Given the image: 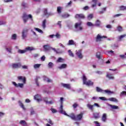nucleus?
<instances>
[{
  "label": "nucleus",
  "instance_id": "obj_6",
  "mask_svg": "<svg viewBox=\"0 0 126 126\" xmlns=\"http://www.w3.org/2000/svg\"><path fill=\"white\" fill-rule=\"evenodd\" d=\"M61 106L59 108V113H62L63 112V97H61Z\"/></svg>",
  "mask_w": 126,
  "mask_h": 126
},
{
  "label": "nucleus",
  "instance_id": "obj_9",
  "mask_svg": "<svg viewBox=\"0 0 126 126\" xmlns=\"http://www.w3.org/2000/svg\"><path fill=\"white\" fill-rule=\"evenodd\" d=\"M12 66L13 68H20V67L22 66V65L21 64V63H13Z\"/></svg>",
  "mask_w": 126,
  "mask_h": 126
},
{
  "label": "nucleus",
  "instance_id": "obj_45",
  "mask_svg": "<svg viewBox=\"0 0 126 126\" xmlns=\"http://www.w3.org/2000/svg\"><path fill=\"white\" fill-rule=\"evenodd\" d=\"M34 30H36V31H37V32H39V33H43V31L39 28H34Z\"/></svg>",
  "mask_w": 126,
  "mask_h": 126
},
{
  "label": "nucleus",
  "instance_id": "obj_62",
  "mask_svg": "<svg viewBox=\"0 0 126 126\" xmlns=\"http://www.w3.org/2000/svg\"><path fill=\"white\" fill-rule=\"evenodd\" d=\"M4 115H5L4 113L0 112V118L3 117V116H4Z\"/></svg>",
  "mask_w": 126,
  "mask_h": 126
},
{
  "label": "nucleus",
  "instance_id": "obj_18",
  "mask_svg": "<svg viewBox=\"0 0 126 126\" xmlns=\"http://www.w3.org/2000/svg\"><path fill=\"white\" fill-rule=\"evenodd\" d=\"M66 67H67V64L65 63H63V64H62L59 67V68L60 69H63V68H66Z\"/></svg>",
  "mask_w": 126,
  "mask_h": 126
},
{
  "label": "nucleus",
  "instance_id": "obj_12",
  "mask_svg": "<svg viewBox=\"0 0 126 126\" xmlns=\"http://www.w3.org/2000/svg\"><path fill=\"white\" fill-rule=\"evenodd\" d=\"M75 18L77 19H78V18L81 19H84V18H85V16H84L83 14H76Z\"/></svg>",
  "mask_w": 126,
  "mask_h": 126
},
{
  "label": "nucleus",
  "instance_id": "obj_37",
  "mask_svg": "<svg viewBox=\"0 0 126 126\" xmlns=\"http://www.w3.org/2000/svg\"><path fill=\"white\" fill-rule=\"evenodd\" d=\"M47 22V20L45 19V20H44L43 22H42V27L43 28V29H45V28H46V23Z\"/></svg>",
  "mask_w": 126,
  "mask_h": 126
},
{
  "label": "nucleus",
  "instance_id": "obj_49",
  "mask_svg": "<svg viewBox=\"0 0 126 126\" xmlns=\"http://www.w3.org/2000/svg\"><path fill=\"white\" fill-rule=\"evenodd\" d=\"M55 37H56V38L57 39H60V38H61V34H60V33H56V35H55Z\"/></svg>",
  "mask_w": 126,
  "mask_h": 126
},
{
  "label": "nucleus",
  "instance_id": "obj_43",
  "mask_svg": "<svg viewBox=\"0 0 126 126\" xmlns=\"http://www.w3.org/2000/svg\"><path fill=\"white\" fill-rule=\"evenodd\" d=\"M54 66V63L52 62H50L48 63V67L49 68H52Z\"/></svg>",
  "mask_w": 126,
  "mask_h": 126
},
{
  "label": "nucleus",
  "instance_id": "obj_31",
  "mask_svg": "<svg viewBox=\"0 0 126 126\" xmlns=\"http://www.w3.org/2000/svg\"><path fill=\"white\" fill-rule=\"evenodd\" d=\"M19 106H20L24 110H26V108H25V107H24V104L22 103L21 101H19Z\"/></svg>",
  "mask_w": 126,
  "mask_h": 126
},
{
  "label": "nucleus",
  "instance_id": "obj_38",
  "mask_svg": "<svg viewBox=\"0 0 126 126\" xmlns=\"http://www.w3.org/2000/svg\"><path fill=\"white\" fill-rule=\"evenodd\" d=\"M41 66V64H35L33 65V67L35 69H37V68H39Z\"/></svg>",
  "mask_w": 126,
  "mask_h": 126
},
{
  "label": "nucleus",
  "instance_id": "obj_23",
  "mask_svg": "<svg viewBox=\"0 0 126 126\" xmlns=\"http://www.w3.org/2000/svg\"><path fill=\"white\" fill-rule=\"evenodd\" d=\"M104 92L108 94V95H111V94H114V92H112L110 90H105L104 91Z\"/></svg>",
  "mask_w": 126,
  "mask_h": 126
},
{
  "label": "nucleus",
  "instance_id": "obj_59",
  "mask_svg": "<svg viewBox=\"0 0 126 126\" xmlns=\"http://www.w3.org/2000/svg\"><path fill=\"white\" fill-rule=\"evenodd\" d=\"M88 18H90V19H92V18H93V14H91L89 15L88 16Z\"/></svg>",
  "mask_w": 126,
  "mask_h": 126
},
{
  "label": "nucleus",
  "instance_id": "obj_47",
  "mask_svg": "<svg viewBox=\"0 0 126 126\" xmlns=\"http://www.w3.org/2000/svg\"><path fill=\"white\" fill-rule=\"evenodd\" d=\"M124 95L126 96V91H123L120 94V96H121V97H122V96H124Z\"/></svg>",
  "mask_w": 126,
  "mask_h": 126
},
{
  "label": "nucleus",
  "instance_id": "obj_5",
  "mask_svg": "<svg viewBox=\"0 0 126 126\" xmlns=\"http://www.w3.org/2000/svg\"><path fill=\"white\" fill-rule=\"evenodd\" d=\"M28 31H29V30L27 28L24 29L23 30L22 35V37L23 39H25V38L27 37V33H28Z\"/></svg>",
  "mask_w": 126,
  "mask_h": 126
},
{
  "label": "nucleus",
  "instance_id": "obj_2",
  "mask_svg": "<svg viewBox=\"0 0 126 126\" xmlns=\"http://www.w3.org/2000/svg\"><path fill=\"white\" fill-rule=\"evenodd\" d=\"M83 84L87 85V86H92L94 84L93 82L91 80L87 81V78H86V76L85 75H83Z\"/></svg>",
  "mask_w": 126,
  "mask_h": 126
},
{
  "label": "nucleus",
  "instance_id": "obj_26",
  "mask_svg": "<svg viewBox=\"0 0 126 126\" xmlns=\"http://www.w3.org/2000/svg\"><path fill=\"white\" fill-rule=\"evenodd\" d=\"M70 16V15L67 13L63 14L62 15V17H63V18H67Z\"/></svg>",
  "mask_w": 126,
  "mask_h": 126
},
{
  "label": "nucleus",
  "instance_id": "obj_10",
  "mask_svg": "<svg viewBox=\"0 0 126 126\" xmlns=\"http://www.w3.org/2000/svg\"><path fill=\"white\" fill-rule=\"evenodd\" d=\"M81 24H82V22H80L79 23H76L75 24V26H74L75 29H77L78 27H79V30H82L83 28H82V27H81Z\"/></svg>",
  "mask_w": 126,
  "mask_h": 126
},
{
  "label": "nucleus",
  "instance_id": "obj_21",
  "mask_svg": "<svg viewBox=\"0 0 126 126\" xmlns=\"http://www.w3.org/2000/svg\"><path fill=\"white\" fill-rule=\"evenodd\" d=\"M44 81H47L48 83L50 82H52V80L50 79V78L47 77H44L43 78Z\"/></svg>",
  "mask_w": 126,
  "mask_h": 126
},
{
  "label": "nucleus",
  "instance_id": "obj_27",
  "mask_svg": "<svg viewBox=\"0 0 126 126\" xmlns=\"http://www.w3.org/2000/svg\"><path fill=\"white\" fill-rule=\"evenodd\" d=\"M34 50H35L34 49V47H27L26 48V52H27V51H34Z\"/></svg>",
  "mask_w": 126,
  "mask_h": 126
},
{
  "label": "nucleus",
  "instance_id": "obj_20",
  "mask_svg": "<svg viewBox=\"0 0 126 126\" xmlns=\"http://www.w3.org/2000/svg\"><path fill=\"white\" fill-rule=\"evenodd\" d=\"M97 1L98 0H92V2H93L94 4L92 5V7H95L97 5Z\"/></svg>",
  "mask_w": 126,
  "mask_h": 126
},
{
  "label": "nucleus",
  "instance_id": "obj_28",
  "mask_svg": "<svg viewBox=\"0 0 126 126\" xmlns=\"http://www.w3.org/2000/svg\"><path fill=\"white\" fill-rule=\"evenodd\" d=\"M62 9H63V8L61 6L57 7V12H58V13H59V14L62 13Z\"/></svg>",
  "mask_w": 126,
  "mask_h": 126
},
{
  "label": "nucleus",
  "instance_id": "obj_29",
  "mask_svg": "<svg viewBox=\"0 0 126 126\" xmlns=\"http://www.w3.org/2000/svg\"><path fill=\"white\" fill-rule=\"evenodd\" d=\"M119 10L121 11H124V10H126V6H125L124 5H121L119 7Z\"/></svg>",
  "mask_w": 126,
  "mask_h": 126
},
{
  "label": "nucleus",
  "instance_id": "obj_60",
  "mask_svg": "<svg viewBox=\"0 0 126 126\" xmlns=\"http://www.w3.org/2000/svg\"><path fill=\"white\" fill-rule=\"evenodd\" d=\"M47 122L50 125H54V123H53V122L52 121V120H51V119H49V120Z\"/></svg>",
  "mask_w": 126,
  "mask_h": 126
},
{
  "label": "nucleus",
  "instance_id": "obj_35",
  "mask_svg": "<svg viewBox=\"0 0 126 126\" xmlns=\"http://www.w3.org/2000/svg\"><path fill=\"white\" fill-rule=\"evenodd\" d=\"M94 119H99L100 118V116L98 113H95L94 114Z\"/></svg>",
  "mask_w": 126,
  "mask_h": 126
},
{
  "label": "nucleus",
  "instance_id": "obj_7",
  "mask_svg": "<svg viewBox=\"0 0 126 126\" xmlns=\"http://www.w3.org/2000/svg\"><path fill=\"white\" fill-rule=\"evenodd\" d=\"M43 15L44 16H46V17H49V16L53 15V14H52V13L48 12V9L45 8L43 11Z\"/></svg>",
  "mask_w": 126,
  "mask_h": 126
},
{
  "label": "nucleus",
  "instance_id": "obj_44",
  "mask_svg": "<svg viewBox=\"0 0 126 126\" xmlns=\"http://www.w3.org/2000/svg\"><path fill=\"white\" fill-rule=\"evenodd\" d=\"M96 58H97V59H98V60H100L101 59V53L100 52H97L96 53Z\"/></svg>",
  "mask_w": 126,
  "mask_h": 126
},
{
  "label": "nucleus",
  "instance_id": "obj_17",
  "mask_svg": "<svg viewBox=\"0 0 126 126\" xmlns=\"http://www.w3.org/2000/svg\"><path fill=\"white\" fill-rule=\"evenodd\" d=\"M87 106L88 108L90 110H91V111H92V112H93V111H94V108H93L94 107V105H91V104H88L87 105Z\"/></svg>",
  "mask_w": 126,
  "mask_h": 126
},
{
  "label": "nucleus",
  "instance_id": "obj_52",
  "mask_svg": "<svg viewBox=\"0 0 126 126\" xmlns=\"http://www.w3.org/2000/svg\"><path fill=\"white\" fill-rule=\"evenodd\" d=\"M73 108H74V109H76V108H77V107H78V104H77L76 103H75L73 104Z\"/></svg>",
  "mask_w": 126,
  "mask_h": 126
},
{
  "label": "nucleus",
  "instance_id": "obj_24",
  "mask_svg": "<svg viewBox=\"0 0 126 126\" xmlns=\"http://www.w3.org/2000/svg\"><path fill=\"white\" fill-rule=\"evenodd\" d=\"M19 124H20V125H22V126H27V123H26V121H25V120H21L19 122Z\"/></svg>",
  "mask_w": 126,
  "mask_h": 126
},
{
  "label": "nucleus",
  "instance_id": "obj_42",
  "mask_svg": "<svg viewBox=\"0 0 126 126\" xmlns=\"http://www.w3.org/2000/svg\"><path fill=\"white\" fill-rule=\"evenodd\" d=\"M100 24H101V22H100V21H99V20H96L95 26L99 27L100 26Z\"/></svg>",
  "mask_w": 126,
  "mask_h": 126
},
{
  "label": "nucleus",
  "instance_id": "obj_25",
  "mask_svg": "<svg viewBox=\"0 0 126 126\" xmlns=\"http://www.w3.org/2000/svg\"><path fill=\"white\" fill-rule=\"evenodd\" d=\"M64 62V59H63L62 57H60L56 61L57 63H63Z\"/></svg>",
  "mask_w": 126,
  "mask_h": 126
},
{
  "label": "nucleus",
  "instance_id": "obj_36",
  "mask_svg": "<svg viewBox=\"0 0 126 126\" xmlns=\"http://www.w3.org/2000/svg\"><path fill=\"white\" fill-rule=\"evenodd\" d=\"M96 92H100V93H102V92H103V91H104L103 90H102L101 88L96 87Z\"/></svg>",
  "mask_w": 126,
  "mask_h": 126
},
{
  "label": "nucleus",
  "instance_id": "obj_33",
  "mask_svg": "<svg viewBox=\"0 0 126 126\" xmlns=\"http://www.w3.org/2000/svg\"><path fill=\"white\" fill-rule=\"evenodd\" d=\"M102 11H100L98 12L99 14H103L104 13V11H106L107 10V7H103L102 8Z\"/></svg>",
  "mask_w": 126,
  "mask_h": 126
},
{
  "label": "nucleus",
  "instance_id": "obj_22",
  "mask_svg": "<svg viewBox=\"0 0 126 126\" xmlns=\"http://www.w3.org/2000/svg\"><path fill=\"white\" fill-rule=\"evenodd\" d=\"M43 48L45 51H49L50 50V46L48 44L43 45Z\"/></svg>",
  "mask_w": 126,
  "mask_h": 126
},
{
  "label": "nucleus",
  "instance_id": "obj_54",
  "mask_svg": "<svg viewBox=\"0 0 126 126\" xmlns=\"http://www.w3.org/2000/svg\"><path fill=\"white\" fill-rule=\"evenodd\" d=\"M51 111L52 112V113L53 114H55V113H57V110H56V109H55L54 108H51Z\"/></svg>",
  "mask_w": 126,
  "mask_h": 126
},
{
  "label": "nucleus",
  "instance_id": "obj_15",
  "mask_svg": "<svg viewBox=\"0 0 126 126\" xmlns=\"http://www.w3.org/2000/svg\"><path fill=\"white\" fill-rule=\"evenodd\" d=\"M34 100H36L37 102H40L42 101V99H41V95L40 94H36L34 96Z\"/></svg>",
  "mask_w": 126,
  "mask_h": 126
},
{
  "label": "nucleus",
  "instance_id": "obj_34",
  "mask_svg": "<svg viewBox=\"0 0 126 126\" xmlns=\"http://www.w3.org/2000/svg\"><path fill=\"white\" fill-rule=\"evenodd\" d=\"M75 44V43H74V41H73V40H72V39L69 40L68 41V45L69 46H70L71 45H74Z\"/></svg>",
  "mask_w": 126,
  "mask_h": 126
},
{
  "label": "nucleus",
  "instance_id": "obj_11",
  "mask_svg": "<svg viewBox=\"0 0 126 126\" xmlns=\"http://www.w3.org/2000/svg\"><path fill=\"white\" fill-rule=\"evenodd\" d=\"M76 55L77 56L79 59H82L83 58V56L82 55V53L81 52V50H79L78 51H76Z\"/></svg>",
  "mask_w": 126,
  "mask_h": 126
},
{
  "label": "nucleus",
  "instance_id": "obj_40",
  "mask_svg": "<svg viewBox=\"0 0 126 126\" xmlns=\"http://www.w3.org/2000/svg\"><path fill=\"white\" fill-rule=\"evenodd\" d=\"M26 50H21V49H19L18 51V52L19 53V54H24V53H26Z\"/></svg>",
  "mask_w": 126,
  "mask_h": 126
},
{
  "label": "nucleus",
  "instance_id": "obj_1",
  "mask_svg": "<svg viewBox=\"0 0 126 126\" xmlns=\"http://www.w3.org/2000/svg\"><path fill=\"white\" fill-rule=\"evenodd\" d=\"M22 18L23 19L24 24H26V23H27V21H28L29 19H31L32 21H33V16H32V15H28L26 13H24L23 14Z\"/></svg>",
  "mask_w": 126,
  "mask_h": 126
},
{
  "label": "nucleus",
  "instance_id": "obj_64",
  "mask_svg": "<svg viewBox=\"0 0 126 126\" xmlns=\"http://www.w3.org/2000/svg\"><path fill=\"white\" fill-rule=\"evenodd\" d=\"M120 57L122 59H126V57L125 55H120Z\"/></svg>",
  "mask_w": 126,
  "mask_h": 126
},
{
  "label": "nucleus",
  "instance_id": "obj_13",
  "mask_svg": "<svg viewBox=\"0 0 126 126\" xmlns=\"http://www.w3.org/2000/svg\"><path fill=\"white\" fill-rule=\"evenodd\" d=\"M12 84L16 87H20V88H23V86H24V84L23 83L16 84L15 82H12Z\"/></svg>",
  "mask_w": 126,
  "mask_h": 126
},
{
  "label": "nucleus",
  "instance_id": "obj_4",
  "mask_svg": "<svg viewBox=\"0 0 126 126\" xmlns=\"http://www.w3.org/2000/svg\"><path fill=\"white\" fill-rule=\"evenodd\" d=\"M107 36H101L100 34H98L95 38L96 42H101L102 41V39H106Z\"/></svg>",
  "mask_w": 126,
  "mask_h": 126
},
{
  "label": "nucleus",
  "instance_id": "obj_53",
  "mask_svg": "<svg viewBox=\"0 0 126 126\" xmlns=\"http://www.w3.org/2000/svg\"><path fill=\"white\" fill-rule=\"evenodd\" d=\"M12 39L13 40H16V34L14 33L12 35Z\"/></svg>",
  "mask_w": 126,
  "mask_h": 126
},
{
  "label": "nucleus",
  "instance_id": "obj_39",
  "mask_svg": "<svg viewBox=\"0 0 126 126\" xmlns=\"http://www.w3.org/2000/svg\"><path fill=\"white\" fill-rule=\"evenodd\" d=\"M126 34H123V35H121L120 36H119L118 37V39L119 40V41H122V39H124V38H125V37H126Z\"/></svg>",
  "mask_w": 126,
  "mask_h": 126
},
{
  "label": "nucleus",
  "instance_id": "obj_57",
  "mask_svg": "<svg viewBox=\"0 0 126 126\" xmlns=\"http://www.w3.org/2000/svg\"><path fill=\"white\" fill-rule=\"evenodd\" d=\"M83 9L84 10H88V9H89V6H86L85 7H83Z\"/></svg>",
  "mask_w": 126,
  "mask_h": 126
},
{
  "label": "nucleus",
  "instance_id": "obj_3",
  "mask_svg": "<svg viewBox=\"0 0 126 126\" xmlns=\"http://www.w3.org/2000/svg\"><path fill=\"white\" fill-rule=\"evenodd\" d=\"M60 114H62L63 115H64L65 116H67V117H69L72 120H73L74 121H76L77 119L76 118V116H75V115H74V113H71L70 115H68L66 112H65V111L63 110L62 112H60Z\"/></svg>",
  "mask_w": 126,
  "mask_h": 126
},
{
  "label": "nucleus",
  "instance_id": "obj_58",
  "mask_svg": "<svg viewBox=\"0 0 126 126\" xmlns=\"http://www.w3.org/2000/svg\"><path fill=\"white\" fill-rule=\"evenodd\" d=\"M46 60V57H45V56H43L41 58V61H42V62H45V60Z\"/></svg>",
  "mask_w": 126,
  "mask_h": 126
},
{
  "label": "nucleus",
  "instance_id": "obj_46",
  "mask_svg": "<svg viewBox=\"0 0 126 126\" xmlns=\"http://www.w3.org/2000/svg\"><path fill=\"white\" fill-rule=\"evenodd\" d=\"M117 30L118 31H119V32H122V31H123V27H122L121 26H118L117 27Z\"/></svg>",
  "mask_w": 126,
  "mask_h": 126
},
{
  "label": "nucleus",
  "instance_id": "obj_51",
  "mask_svg": "<svg viewBox=\"0 0 126 126\" xmlns=\"http://www.w3.org/2000/svg\"><path fill=\"white\" fill-rule=\"evenodd\" d=\"M5 49L7 51H8L9 53H11V50H12V49H11V48H5Z\"/></svg>",
  "mask_w": 126,
  "mask_h": 126
},
{
  "label": "nucleus",
  "instance_id": "obj_32",
  "mask_svg": "<svg viewBox=\"0 0 126 126\" xmlns=\"http://www.w3.org/2000/svg\"><path fill=\"white\" fill-rule=\"evenodd\" d=\"M109 101H112V102H118V99L115 97H110L108 99Z\"/></svg>",
  "mask_w": 126,
  "mask_h": 126
},
{
  "label": "nucleus",
  "instance_id": "obj_55",
  "mask_svg": "<svg viewBox=\"0 0 126 126\" xmlns=\"http://www.w3.org/2000/svg\"><path fill=\"white\" fill-rule=\"evenodd\" d=\"M43 101L46 102V104H48V97L43 98Z\"/></svg>",
  "mask_w": 126,
  "mask_h": 126
},
{
  "label": "nucleus",
  "instance_id": "obj_56",
  "mask_svg": "<svg viewBox=\"0 0 126 126\" xmlns=\"http://www.w3.org/2000/svg\"><path fill=\"white\" fill-rule=\"evenodd\" d=\"M35 83H36L37 86H39V82H38V78H36L35 79Z\"/></svg>",
  "mask_w": 126,
  "mask_h": 126
},
{
  "label": "nucleus",
  "instance_id": "obj_63",
  "mask_svg": "<svg viewBox=\"0 0 126 126\" xmlns=\"http://www.w3.org/2000/svg\"><path fill=\"white\" fill-rule=\"evenodd\" d=\"M94 106H96L97 108H100V105L97 103H94Z\"/></svg>",
  "mask_w": 126,
  "mask_h": 126
},
{
  "label": "nucleus",
  "instance_id": "obj_48",
  "mask_svg": "<svg viewBox=\"0 0 126 126\" xmlns=\"http://www.w3.org/2000/svg\"><path fill=\"white\" fill-rule=\"evenodd\" d=\"M87 25L89 27L94 26V25L90 22H88L87 24Z\"/></svg>",
  "mask_w": 126,
  "mask_h": 126
},
{
  "label": "nucleus",
  "instance_id": "obj_16",
  "mask_svg": "<svg viewBox=\"0 0 126 126\" xmlns=\"http://www.w3.org/2000/svg\"><path fill=\"white\" fill-rule=\"evenodd\" d=\"M83 117V113H81L80 114H78L76 117L77 121H81L82 118Z\"/></svg>",
  "mask_w": 126,
  "mask_h": 126
},
{
  "label": "nucleus",
  "instance_id": "obj_30",
  "mask_svg": "<svg viewBox=\"0 0 126 126\" xmlns=\"http://www.w3.org/2000/svg\"><path fill=\"white\" fill-rule=\"evenodd\" d=\"M106 77H107L109 79H114V76H113V75L112 74H107L106 75Z\"/></svg>",
  "mask_w": 126,
  "mask_h": 126
},
{
  "label": "nucleus",
  "instance_id": "obj_41",
  "mask_svg": "<svg viewBox=\"0 0 126 126\" xmlns=\"http://www.w3.org/2000/svg\"><path fill=\"white\" fill-rule=\"evenodd\" d=\"M68 53H69V56H70V57H72V58L74 57V55H73V53H72V52H71L70 50H69L68 51Z\"/></svg>",
  "mask_w": 126,
  "mask_h": 126
},
{
  "label": "nucleus",
  "instance_id": "obj_14",
  "mask_svg": "<svg viewBox=\"0 0 126 126\" xmlns=\"http://www.w3.org/2000/svg\"><path fill=\"white\" fill-rule=\"evenodd\" d=\"M62 86L64 88H66V89H71V86H70V84H63L61 83Z\"/></svg>",
  "mask_w": 126,
  "mask_h": 126
},
{
  "label": "nucleus",
  "instance_id": "obj_8",
  "mask_svg": "<svg viewBox=\"0 0 126 126\" xmlns=\"http://www.w3.org/2000/svg\"><path fill=\"white\" fill-rule=\"evenodd\" d=\"M19 81H22L24 84L26 83V78L24 76H18L17 77Z\"/></svg>",
  "mask_w": 126,
  "mask_h": 126
},
{
  "label": "nucleus",
  "instance_id": "obj_50",
  "mask_svg": "<svg viewBox=\"0 0 126 126\" xmlns=\"http://www.w3.org/2000/svg\"><path fill=\"white\" fill-rule=\"evenodd\" d=\"M112 109H119V106L116 105H111Z\"/></svg>",
  "mask_w": 126,
  "mask_h": 126
},
{
  "label": "nucleus",
  "instance_id": "obj_19",
  "mask_svg": "<svg viewBox=\"0 0 126 126\" xmlns=\"http://www.w3.org/2000/svg\"><path fill=\"white\" fill-rule=\"evenodd\" d=\"M102 121L104 122L107 121V114L106 113L103 114L102 117Z\"/></svg>",
  "mask_w": 126,
  "mask_h": 126
},
{
  "label": "nucleus",
  "instance_id": "obj_61",
  "mask_svg": "<svg viewBox=\"0 0 126 126\" xmlns=\"http://www.w3.org/2000/svg\"><path fill=\"white\" fill-rule=\"evenodd\" d=\"M99 99L100 100H102V101H106V97H100Z\"/></svg>",
  "mask_w": 126,
  "mask_h": 126
}]
</instances>
